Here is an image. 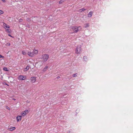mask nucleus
Listing matches in <instances>:
<instances>
[{"mask_svg": "<svg viewBox=\"0 0 133 133\" xmlns=\"http://www.w3.org/2000/svg\"><path fill=\"white\" fill-rule=\"evenodd\" d=\"M38 52L37 50L34 49L32 52H28L27 55L30 57H33L34 55H36L38 53Z\"/></svg>", "mask_w": 133, "mask_h": 133, "instance_id": "f257e3e1", "label": "nucleus"}, {"mask_svg": "<svg viewBox=\"0 0 133 133\" xmlns=\"http://www.w3.org/2000/svg\"><path fill=\"white\" fill-rule=\"evenodd\" d=\"M49 58V55L47 54L43 55L41 58L42 59V62L44 63L46 62Z\"/></svg>", "mask_w": 133, "mask_h": 133, "instance_id": "f03ea898", "label": "nucleus"}, {"mask_svg": "<svg viewBox=\"0 0 133 133\" xmlns=\"http://www.w3.org/2000/svg\"><path fill=\"white\" fill-rule=\"evenodd\" d=\"M75 53L77 54H79L81 52V48L80 45L77 46L75 50Z\"/></svg>", "mask_w": 133, "mask_h": 133, "instance_id": "7ed1b4c3", "label": "nucleus"}, {"mask_svg": "<svg viewBox=\"0 0 133 133\" xmlns=\"http://www.w3.org/2000/svg\"><path fill=\"white\" fill-rule=\"evenodd\" d=\"M26 78L25 76L22 75H20L18 77V79L20 81L24 80Z\"/></svg>", "mask_w": 133, "mask_h": 133, "instance_id": "20e7f679", "label": "nucleus"}, {"mask_svg": "<svg viewBox=\"0 0 133 133\" xmlns=\"http://www.w3.org/2000/svg\"><path fill=\"white\" fill-rule=\"evenodd\" d=\"M78 27H77L76 26H73L71 27V28L74 32H77L78 31Z\"/></svg>", "mask_w": 133, "mask_h": 133, "instance_id": "39448f33", "label": "nucleus"}, {"mask_svg": "<svg viewBox=\"0 0 133 133\" xmlns=\"http://www.w3.org/2000/svg\"><path fill=\"white\" fill-rule=\"evenodd\" d=\"M28 112V110H25L24 111L21 112V116L22 117L25 116L27 114L28 112Z\"/></svg>", "mask_w": 133, "mask_h": 133, "instance_id": "423d86ee", "label": "nucleus"}, {"mask_svg": "<svg viewBox=\"0 0 133 133\" xmlns=\"http://www.w3.org/2000/svg\"><path fill=\"white\" fill-rule=\"evenodd\" d=\"M36 77H32L30 78V80L32 83H34L36 81Z\"/></svg>", "mask_w": 133, "mask_h": 133, "instance_id": "0eeeda50", "label": "nucleus"}, {"mask_svg": "<svg viewBox=\"0 0 133 133\" xmlns=\"http://www.w3.org/2000/svg\"><path fill=\"white\" fill-rule=\"evenodd\" d=\"M22 119V117L21 116H18L16 117V119L18 122L21 121Z\"/></svg>", "mask_w": 133, "mask_h": 133, "instance_id": "6e6552de", "label": "nucleus"}, {"mask_svg": "<svg viewBox=\"0 0 133 133\" xmlns=\"http://www.w3.org/2000/svg\"><path fill=\"white\" fill-rule=\"evenodd\" d=\"M3 27L5 29H6V28H10V26L9 25H7L5 23H3Z\"/></svg>", "mask_w": 133, "mask_h": 133, "instance_id": "1a4fd4ad", "label": "nucleus"}, {"mask_svg": "<svg viewBox=\"0 0 133 133\" xmlns=\"http://www.w3.org/2000/svg\"><path fill=\"white\" fill-rule=\"evenodd\" d=\"M16 129V128L15 127H12L11 128H10L8 129L9 131H12L14 130H15Z\"/></svg>", "mask_w": 133, "mask_h": 133, "instance_id": "9d476101", "label": "nucleus"}, {"mask_svg": "<svg viewBox=\"0 0 133 133\" xmlns=\"http://www.w3.org/2000/svg\"><path fill=\"white\" fill-rule=\"evenodd\" d=\"M86 10V9H85L84 8H83L81 9H80L78 11V12H81L82 11H84Z\"/></svg>", "mask_w": 133, "mask_h": 133, "instance_id": "9b49d317", "label": "nucleus"}, {"mask_svg": "<svg viewBox=\"0 0 133 133\" xmlns=\"http://www.w3.org/2000/svg\"><path fill=\"white\" fill-rule=\"evenodd\" d=\"M22 54L26 56L27 55V52L25 50H23L22 51Z\"/></svg>", "mask_w": 133, "mask_h": 133, "instance_id": "f8f14e48", "label": "nucleus"}, {"mask_svg": "<svg viewBox=\"0 0 133 133\" xmlns=\"http://www.w3.org/2000/svg\"><path fill=\"white\" fill-rule=\"evenodd\" d=\"M29 69V66H27L26 68H25L24 69V71H28Z\"/></svg>", "mask_w": 133, "mask_h": 133, "instance_id": "ddd939ff", "label": "nucleus"}, {"mask_svg": "<svg viewBox=\"0 0 133 133\" xmlns=\"http://www.w3.org/2000/svg\"><path fill=\"white\" fill-rule=\"evenodd\" d=\"M48 68V66H46L43 69V71H46L47 70Z\"/></svg>", "mask_w": 133, "mask_h": 133, "instance_id": "4468645a", "label": "nucleus"}, {"mask_svg": "<svg viewBox=\"0 0 133 133\" xmlns=\"http://www.w3.org/2000/svg\"><path fill=\"white\" fill-rule=\"evenodd\" d=\"M92 12H89L88 14V16L89 17H91L92 16Z\"/></svg>", "mask_w": 133, "mask_h": 133, "instance_id": "2eb2a0df", "label": "nucleus"}, {"mask_svg": "<svg viewBox=\"0 0 133 133\" xmlns=\"http://www.w3.org/2000/svg\"><path fill=\"white\" fill-rule=\"evenodd\" d=\"M89 23H86L84 25V27L85 28L89 27Z\"/></svg>", "mask_w": 133, "mask_h": 133, "instance_id": "dca6fc26", "label": "nucleus"}, {"mask_svg": "<svg viewBox=\"0 0 133 133\" xmlns=\"http://www.w3.org/2000/svg\"><path fill=\"white\" fill-rule=\"evenodd\" d=\"M6 31L7 32L10 33L11 32V30L8 29H5Z\"/></svg>", "mask_w": 133, "mask_h": 133, "instance_id": "f3484780", "label": "nucleus"}, {"mask_svg": "<svg viewBox=\"0 0 133 133\" xmlns=\"http://www.w3.org/2000/svg\"><path fill=\"white\" fill-rule=\"evenodd\" d=\"M3 69L4 70V71H8V68H5H5H3Z\"/></svg>", "mask_w": 133, "mask_h": 133, "instance_id": "a211bd4d", "label": "nucleus"}, {"mask_svg": "<svg viewBox=\"0 0 133 133\" xmlns=\"http://www.w3.org/2000/svg\"><path fill=\"white\" fill-rule=\"evenodd\" d=\"M83 59L84 61H86L87 60V57L86 56H84L83 57Z\"/></svg>", "mask_w": 133, "mask_h": 133, "instance_id": "6ab92c4d", "label": "nucleus"}, {"mask_svg": "<svg viewBox=\"0 0 133 133\" xmlns=\"http://www.w3.org/2000/svg\"><path fill=\"white\" fill-rule=\"evenodd\" d=\"M77 73H76L75 74H74L72 76L73 77H75L77 76Z\"/></svg>", "mask_w": 133, "mask_h": 133, "instance_id": "aec40b11", "label": "nucleus"}, {"mask_svg": "<svg viewBox=\"0 0 133 133\" xmlns=\"http://www.w3.org/2000/svg\"><path fill=\"white\" fill-rule=\"evenodd\" d=\"M4 13V12L0 10V15Z\"/></svg>", "mask_w": 133, "mask_h": 133, "instance_id": "412c9836", "label": "nucleus"}, {"mask_svg": "<svg viewBox=\"0 0 133 133\" xmlns=\"http://www.w3.org/2000/svg\"><path fill=\"white\" fill-rule=\"evenodd\" d=\"M22 21L23 19L21 18L19 20V22H22Z\"/></svg>", "mask_w": 133, "mask_h": 133, "instance_id": "4be33fe9", "label": "nucleus"}, {"mask_svg": "<svg viewBox=\"0 0 133 133\" xmlns=\"http://www.w3.org/2000/svg\"><path fill=\"white\" fill-rule=\"evenodd\" d=\"M4 58V57L3 56H2L1 55H0V58Z\"/></svg>", "mask_w": 133, "mask_h": 133, "instance_id": "5701e85b", "label": "nucleus"}, {"mask_svg": "<svg viewBox=\"0 0 133 133\" xmlns=\"http://www.w3.org/2000/svg\"><path fill=\"white\" fill-rule=\"evenodd\" d=\"M6 108L8 109V110H10V108L9 107H8V106H7L6 107Z\"/></svg>", "mask_w": 133, "mask_h": 133, "instance_id": "b1692460", "label": "nucleus"}, {"mask_svg": "<svg viewBox=\"0 0 133 133\" xmlns=\"http://www.w3.org/2000/svg\"><path fill=\"white\" fill-rule=\"evenodd\" d=\"M1 1L4 3H5L6 2L5 0H1Z\"/></svg>", "mask_w": 133, "mask_h": 133, "instance_id": "393cba45", "label": "nucleus"}, {"mask_svg": "<svg viewBox=\"0 0 133 133\" xmlns=\"http://www.w3.org/2000/svg\"><path fill=\"white\" fill-rule=\"evenodd\" d=\"M8 35L9 36H10V37H12V38H14V37H13L12 36H11L10 35V34H8Z\"/></svg>", "mask_w": 133, "mask_h": 133, "instance_id": "a878e982", "label": "nucleus"}, {"mask_svg": "<svg viewBox=\"0 0 133 133\" xmlns=\"http://www.w3.org/2000/svg\"><path fill=\"white\" fill-rule=\"evenodd\" d=\"M30 21V18H28L27 19V21Z\"/></svg>", "mask_w": 133, "mask_h": 133, "instance_id": "bb28decb", "label": "nucleus"}, {"mask_svg": "<svg viewBox=\"0 0 133 133\" xmlns=\"http://www.w3.org/2000/svg\"><path fill=\"white\" fill-rule=\"evenodd\" d=\"M62 2V1H61L59 2V3L61 4V3Z\"/></svg>", "mask_w": 133, "mask_h": 133, "instance_id": "cd10ccee", "label": "nucleus"}, {"mask_svg": "<svg viewBox=\"0 0 133 133\" xmlns=\"http://www.w3.org/2000/svg\"><path fill=\"white\" fill-rule=\"evenodd\" d=\"M7 44L9 46H10V44L9 43H8Z\"/></svg>", "mask_w": 133, "mask_h": 133, "instance_id": "c85d7f7f", "label": "nucleus"}, {"mask_svg": "<svg viewBox=\"0 0 133 133\" xmlns=\"http://www.w3.org/2000/svg\"><path fill=\"white\" fill-rule=\"evenodd\" d=\"M12 99H13V100H14V101H15V100H16V99H15V98H12Z\"/></svg>", "mask_w": 133, "mask_h": 133, "instance_id": "c756f323", "label": "nucleus"}, {"mask_svg": "<svg viewBox=\"0 0 133 133\" xmlns=\"http://www.w3.org/2000/svg\"><path fill=\"white\" fill-rule=\"evenodd\" d=\"M68 132V133H70V131H69V132Z\"/></svg>", "mask_w": 133, "mask_h": 133, "instance_id": "7c9ffc66", "label": "nucleus"}]
</instances>
